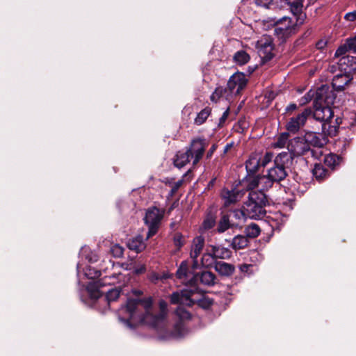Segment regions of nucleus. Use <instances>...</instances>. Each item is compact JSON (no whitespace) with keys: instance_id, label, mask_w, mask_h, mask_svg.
<instances>
[{"instance_id":"7","label":"nucleus","mask_w":356,"mask_h":356,"mask_svg":"<svg viewBox=\"0 0 356 356\" xmlns=\"http://www.w3.org/2000/svg\"><path fill=\"white\" fill-rule=\"evenodd\" d=\"M163 217V212L156 207L150 208L147 211L144 220L148 226L147 238L152 237L157 232Z\"/></svg>"},{"instance_id":"44","label":"nucleus","mask_w":356,"mask_h":356,"mask_svg":"<svg viewBox=\"0 0 356 356\" xmlns=\"http://www.w3.org/2000/svg\"><path fill=\"white\" fill-rule=\"evenodd\" d=\"M273 154L271 152H266L264 156L260 154V166H266L273 159Z\"/></svg>"},{"instance_id":"57","label":"nucleus","mask_w":356,"mask_h":356,"mask_svg":"<svg viewBox=\"0 0 356 356\" xmlns=\"http://www.w3.org/2000/svg\"><path fill=\"white\" fill-rule=\"evenodd\" d=\"M325 44H326L325 42L321 40V41L317 42L316 47L318 49H323L324 47L325 46Z\"/></svg>"},{"instance_id":"58","label":"nucleus","mask_w":356,"mask_h":356,"mask_svg":"<svg viewBox=\"0 0 356 356\" xmlns=\"http://www.w3.org/2000/svg\"><path fill=\"white\" fill-rule=\"evenodd\" d=\"M298 108L297 105L296 104H291L289 105L286 108V110L288 111L296 110Z\"/></svg>"},{"instance_id":"10","label":"nucleus","mask_w":356,"mask_h":356,"mask_svg":"<svg viewBox=\"0 0 356 356\" xmlns=\"http://www.w3.org/2000/svg\"><path fill=\"white\" fill-rule=\"evenodd\" d=\"M256 48L259 57L264 63L270 60L274 56L273 39L268 35H264L263 37L257 41Z\"/></svg>"},{"instance_id":"39","label":"nucleus","mask_w":356,"mask_h":356,"mask_svg":"<svg viewBox=\"0 0 356 356\" xmlns=\"http://www.w3.org/2000/svg\"><path fill=\"white\" fill-rule=\"evenodd\" d=\"M173 243L175 246L179 250L185 244L186 241L184 236L181 233H175L173 236Z\"/></svg>"},{"instance_id":"46","label":"nucleus","mask_w":356,"mask_h":356,"mask_svg":"<svg viewBox=\"0 0 356 356\" xmlns=\"http://www.w3.org/2000/svg\"><path fill=\"white\" fill-rule=\"evenodd\" d=\"M215 225V219L212 216H208L203 222L204 229H209L212 228Z\"/></svg>"},{"instance_id":"45","label":"nucleus","mask_w":356,"mask_h":356,"mask_svg":"<svg viewBox=\"0 0 356 356\" xmlns=\"http://www.w3.org/2000/svg\"><path fill=\"white\" fill-rule=\"evenodd\" d=\"M345 43L350 51L353 53L356 52V35L353 38H348Z\"/></svg>"},{"instance_id":"11","label":"nucleus","mask_w":356,"mask_h":356,"mask_svg":"<svg viewBox=\"0 0 356 356\" xmlns=\"http://www.w3.org/2000/svg\"><path fill=\"white\" fill-rule=\"evenodd\" d=\"M207 146L208 143L205 139L195 138L191 141L187 149L191 156L193 165H197L202 159Z\"/></svg>"},{"instance_id":"61","label":"nucleus","mask_w":356,"mask_h":356,"mask_svg":"<svg viewBox=\"0 0 356 356\" xmlns=\"http://www.w3.org/2000/svg\"><path fill=\"white\" fill-rule=\"evenodd\" d=\"M213 181H214V179L213 180H211L210 184H213Z\"/></svg>"},{"instance_id":"26","label":"nucleus","mask_w":356,"mask_h":356,"mask_svg":"<svg viewBox=\"0 0 356 356\" xmlns=\"http://www.w3.org/2000/svg\"><path fill=\"white\" fill-rule=\"evenodd\" d=\"M127 245L131 250H134L136 252H142L146 247L141 236H137L129 240Z\"/></svg>"},{"instance_id":"56","label":"nucleus","mask_w":356,"mask_h":356,"mask_svg":"<svg viewBox=\"0 0 356 356\" xmlns=\"http://www.w3.org/2000/svg\"><path fill=\"white\" fill-rule=\"evenodd\" d=\"M250 266L248 264H243L240 266L239 268L242 272H247Z\"/></svg>"},{"instance_id":"1","label":"nucleus","mask_w":356,"mask_h":356,"mask_svg":"<svg viewBox=\"0 0 356 356\" xmlns=\"http://www.w3.org/2000/svg\"><path fill=\"white\" fill-rule=\"evenodd\" d=\"M159 305L160 311L158 314H154L152 298L128 300L126 305L121 307L120 312L126 313L129 319L120 317V320L128 326H130L129 320H131L158 327L163 322L168 312V304L165 300H161Z\"/></svg>"},{"instance_id":"33","label":"nucleus","mask_w":356,"mask_h":356,"mask_svg":"<svg viewBox=\"0 0 356 356\" xmlns=\"http://www.w3.org/2000/svg\"><path fill=\"white\" fill-rule=\"evenodd\" d=\"M261 229L259 227L255 224L252 223L250 225L247 226L245 229V234L247 238H256L260 234Z\"/></svg>"},{"instance_id":"59","label":"nucleus","mask_w":356,"mask_h":356,"mask_svg":"<svg viewBox=\"0 0 356 356\" xmlns=\"http://www.w3.org/2000/svg\"><path fill=\"white\" fill-rule=\"evenodd\" d=\"M231 147H232V143L227 144L224 148V154H226Z\"/></svg>"},{"instance_id":"29","label":"nucleus","mask_w":356,"mask_h":356,"mask_svg":"<svg viewBox=\"0 0 356 356\" xmlns=\"http://www.w3.org/2000/svg\"><path fill=\"white\" fill-rule=\"evenodd\" d=\"M217 261L210 249L207 250V252L204 253L201 258V265L205 268H215Z\"/></svg>"},{"instance_id":"52","label":"nucleus","mask_w":356,"mask_h":356,"mask_svg":"<svg viewBox=\"0 0 356 356\" xmlns=\"http://www.w3.org/2000/svg\"><path fill=\"white\" fill-rule=\"evenodd\" d=\"M217 149V145L213 144L207 153V158L210 159Z\"/></svg>"},{"instance_id":"51","label":"nucleus","mask_w":356,"mask_h":356,"mask_svg":"<svg viewBox=\"0 0 356 356\" xmlns=\"http://www.w3.org/2000/svg\"><path fill=\"white\" fill-rule=\"evenodd\" d=\"M229 108H227L226 109V111L223 113V114L222 115V116L220 117V122H219V124L220 125H222V124L225 123V122L227 120V118H228V115H229Z\"/></svg>"},{"instance_id":"31","label":"nucleus","mask_w":356,"mask_h":356,"mask_svg":"<svg viewBox=\"0 0 356 356\" xmlns=\"http://www.w3.org/2000/svg\"><path fill=\"white\" fill-rule=\"evenodd\" d=\"M250 58V57L249 54L243 50L237 51L234 56V60L236 63L240 65L246 64L249 61Z\"/></svg>"},{"instance_id":"41","label":"nucleus","mask_w":356,"mask_h":356,"mask_svg":"<svg viewBox=\"0 0 356 356\" xmlns=\"http://www.w3.org/2000/svg\"><path fill=\"white\" fill-rule=\"evenodd\" d=\"M85 275L88 279H95L99 277L101 275V271L96 270L91 266H88L85 269Z\"/></svg>"},{"instance_id":"43","label":"nucleus","mask_w":356,"mask_h":356,"mask_svg":"<svg viewBox=\"0 0 356 356\" xmlns=\"http://www.w3.org/2000/svg\"><path fill=\"white\" fill-rule=\"evenodd\" d=\"M111 252L114 257L120 258L124 254V248L118 244H115L112 245Z\"/></svg>"},{"instance_id":"53","label":"nucleus","mask_w":356,"mask_h":356,"mask_svg":"<svg viewBox=\"0 0 356 356\" xmlns=\"http://www.w3.org/2000/svg\"><path fill=\"white\" fill-rule=\"evenodd\" d=\"M145 266L144 265H140V266L136 267L134 271L136 274L138 275L145 273Z\"/></svg>"},{"instance_id":"2","label":"nucleus","mask_w":356,"mask_h":356,"mask_svg":"<svg viewBox=\"0 0 356 356\" xmlns=\"http://www.w3.org/2000/svg\"><path fill=\"white\" fill-rule=\"evenodd\" d=\"M335 98L334 92L328 86H323L318 88L314 100V110H312V113L314 119L323 122V133L330 136H336L341 123L340 118H337L334 122H332L334 112L330 105L334 104Z\"/></svg>"},{"instance_id":"24","label":"nucleus","mask_w":356,"mask_h":356,"mask_svg":"<svg viewBox=\"0 0 356 356\" xmlns=\"http://www.w3.org/2000/svg\"><path fill=\"white\" fill-rule=\"evenodd\" d=\"M214 269L219 275L225 277H229L234 273L235 266L233 264L224 261H217Z\"/></svg>"},{"instance_id":"4","label":"nucleus","mask_w":356,"mask_h":356,"mask_svg":"<svg viewBox=\"0 0 356 356\" xmlns=\"http://www.w3.org/2000/svg\"><path fill=\"white\" fill-rule=\"evenodd\" d=\"M266 195L261 191H251L243 208L248 218L261 219L266 214L265 207L268 204Z\"/></svg>"},{"instance_id":"27","label":"nucleus","mask_w":356,"mask_h":356,"mask_svg":"<svg viewBox=\"0 0 356 356\" xmlns=\"http://www.w3.org/2000/svg\"><path fill=\"white\" fill-rule=\"evenodd\" d=\"M237 224V222H234L232 219L230 220L228 215H223L218 222L217 229L219 233H223L229 228L236 226Z\"/></svg>"},{"instance_id":"16","label":"nucleus","mask_w":356,"mask_h":356,"mask_svg":"<svg viewBox=\"0 0 356 356\" xmlns=\"http://www.w3.org/2000/svg\"><path fill=\"white\" fill-rule=\"evenodd\" d=\"M291 151L294 156L305 155L310 153L312 156L318 158V156L315 155L314 151L311 149L309 144L304 140V137L295 139Z\"/></svg>"},{"instance_id":"54","label":"nucleus","mask_w":356,"mask_h":356,"mask_svg":"<svg viewBox=\"0 0 356 356\" xmlns=\"http://www.w3.org/2000/svg\"><path fill=\"white\" fill-rule=\"evenodd\" d=\"M311 99L312 98H311V96L309 95V94H307L303 97H302L301 104H306V103L309 102V101H311Z\"/></svg>"},{"instance_id":"50","label":"nucleus","mask_w":356,"mask_h":356,"mask_svg":"<svg viewBox=\"0 0 356 356\" xmlns=\"http://www.w3.org/2000/svg\"><path fill=\"white\" fill-rule=\"evenodd\" d=\"M344 19L349 22L355 21L356 19V10L346 13L344 16Z\"/></svg>"},{"instance_id":"20","label":"nucleus","mask_w":356,"mask_h":356,"mask_svg":"<svg viewBox=\"0 0 356 356\" xmlns=\"http://www.w3.org/2000/svg\"><path fill=\"white\" fill-rule=\"evenodd\" d=\"M241 197V191L236 189L228 190L224 188L221 192V197L224 201V205L225 207H228L236 202Z\"/></svg>"},{"instance_id":"6","label":"nucleus","mask_w":356,"mask_h":356,"mask_svg":"<svg viewBox=\"0 0 356 356\" xmlns=\"http://www.w3.org/2000/svg\"><path fill=\"white\" fill-rule=\"evenodd\" d=\"M291 154L286 152L280 153L274 159L273 166L268 172V175L275 182H280L287 176L286 168L292 161Z\"/></svg>"},{"instance_id":"21","label":"nucleus","mask_w":356,"mask_h":356,"mask_svg":"<svg viewBox=\"0 0 356 356\" xmlns=\"http://www.w3.org/2000/svg\"><path fill=\"white\" fill-rule=\"evenodd\" d=\"M176 275L178 279L193 286L194 279L192 278V276L195 275V274L188 270L186 261H182L181 263L180 266L177 270Z\"/></svg>"},{"instance_id":"25","label":"nucleus","mask_w":356,"mask_h":356,"mask_svg":"<svg viewBox=\"0 0 356 356\" xmlns=\"http://www.w3.org/2000/svg\"><path fill=\"white\" fill-rule=\"evenodd\" d=\"M191 156L188 149L186 151H179L174 159V165L178 168H181L190 162Z\"/></svg>"},{"instance_id":"35","label":"nucleus","mask_w":356,"mask_h":356,"mask_svg":"<svg viewBox=\"0 0 356 356\" xmlns=\"http://www.w3.org/2000/svg\"><path fill=\"white\" fill-rule=\"evenodd\" d=\"M246 179L247 188L248 190H253L256 188L259 191V177L260 176H253V175H248Z\"/></svg>"},{"instance_id":"38","label":"nucleus","mask_w":356,"mask_h":356,"mask_svg":"<svg viewBox=\"0 0 356 356\" xmlns=\"http://www.w3.org/2000/svg\"><path fill=\"white\" fill-rule=\"evenodd\" d=\"M339 160V156L332 154H327L324 158L325 165L330 168H334L337 164H338Z\"/></svg>"},{"instance_id":"23","label":"nucleus","mask_w":356,"mask_h":356,"mask_svg":"<svg viewBox=\"0 0 356 356\" xmlns=\"http://www.w3.org/2000/svg\"><path fill=\"white\" fill-rule=\"evenodd\" d=\"M260 167V154L253 153L245 162L248 175L256 173Z\"/></svg>"},{"instance_id":"9","label":"nucleus","mask_w":356,"mask_h":356,"mask_svg":"<svg viewBox=\"0 0 356 356\" xmlns=\"http://www.w3.org/2000/svg\"><path fill=\"white\" fill-rule=\"evenodd\" d=\"M247 79L244 73L236 72L234 74L227 82V94L225 97L226 100H230L233 95L240 93L247 84Z\"/></svg>"},{"instance_id":"12","label":"nucleus","mask_w":356,"mask_h":356,"mask_svg":"<svg viewBox=\"0 0 356 356\" xmlns=\"http://www.w3.org/2000/svg\"><path fill=\"white\" fill-rule=\"evenodd\" d=\"M312 109L306 108L302 113L289 119L286 126V129L291 133H297L305 124L307 120L312 115Z\"/></svg>"},{"instance_id":"3","label":"nucleus","mask_w":356,"mask_h":356,"mask_svg":"<svg viewBox=\"0 0 356 356\" xmlns=\"http://www.w3.org/2000/svg\"><path fill=\"white\" fill-rule=\"evenodd\" d=\"M115 276L105 277L97 281L90 282L87 286V291L92 299H98L106 293L104 300L108 307L112 302L115 301L120 296V291L118 288H111L107 291L102 290V288L107 284H111V280Z\"/></svg>"},{"instance_id":"14","label":"nucleus","mask_w":356,"mask_h":356,"mask_svg":"<svg viewBox=\"0 0 356 356\" xmlns=\"http://www.w3.org/2000/svg\"><path fill=\"white\" fill-rule=\"evenodd\" d=\"M327 134H323L309 131L307 132L304 137V140L309 144L311 147L321 148L328 142L327 138L326 136Z\"/></svg>"},{"instance_id":"37","label":"nucleus","mask_w":356,"mask_h":356,"mask_svg":"<svg viewBox=\"0 0 356 356\" xmlns=\"http://www.w3.org/2000/svg\"><path fill=\"white\" fill-rule=\"evenodd\" d=\"M274 32L281 42L284 41L286 38L293 33L290 31L286 32V29L285 28H277L276 26L274 27Z\"/></svg>"},{"instance_id":"28","label":"nucleus","mask_w":356,"mask_h":356,"mask_svg":"<svg viewBox=\"0 0 356 356\" xmlns=\"http://www.w3.org/2000/svg\"><path fill=\"white\" fill-rule=\"evenodd\" d=\"M313 176L318 181L324 180L329 176L328 170L321 163H316L312 170Z\"/></svg>"},{"instance_id":"8","label":"nucleus","mask_w":356,"mask_h":356,"mask_svg":"<svg viewBox=\"0 0 356 356\" xmlns=\"http://www.w3.org/2000/svg\"><path fill=\"white\" fill-rule=\"evenodd\" d=\"M276 26L277 28H285L287 31L293 33L295 30V24H293L291 18L283 17L279 19H273L269 21H260L256 22L255 29L259 31H267L271 28Z\"/></svg>"},{"instance_id":"19","label":"nucleus","mask_w":356,"mask_h":356,"mask_svg":"<svg viewBox=\"0 0 356 356\" xmlns=\"http://www.w3.org/2000/svg\"><path fill=\"white\" fill-rule=\"evenodd\" d=\"M209 248L216 261L218 259H229L232 256V252L230 249L222 245H211Z\"/></svg>"},{"instance_id":"34","label":"nucleus","mask_w":356,"mask_h":356,"mask_svg":"<svg viewBox=\"0 0 356 356\" xmlns=\"http://www.w3.org/2000/svg\"><path fill=\"white\" fill-rule=\"evenodd\" d=\"M211 112V108L209 107H206L202 109L200 113H197V115L195 119V123L197 125L202 124L210 115Z\"/></svg>"},{"instance_id":"18","label":"nucleus","mask_w":356,"mask_h":356,"mask_svg":"<svg viewBox=\"0 0 356 356\" xmlns=\"http://www.w3.org/2000/svg\"><path fill=\"white\" fill-rule=\"evenodd\" d=\"M339 67L344 73L356 74V57L353 56H342L339 61Z\"/></svg>"},{"instance_id":"60","label":"nucleus","mask_w":356,"mask_h":356,"mask_svg":"<svg viewBox=\"0 0 356 356\" xmlns=\"http://www.w3.org/2000/svg\"><path fill=\"white\" fill-rule=\"evenodd\" d=\"M317 0H309V4H314Z\"/></svg>"},{"instance_id":"30","label":"nucleus","mask_w":356,"mask_h":356,"mask_svg":"<svg viewBox=\"0 0 356 356\" xmlns=\"http://www.w3.org/2000/svg\"><path fill=\"white\" fill-rule=\"evenodd\" d=\"M248 239L246 236L237 235L232 241L231 246L234 250L243 249L248 245Z\"/></svg>"},{"instance_id":"47","label":"nucleus","mask_w":356,"mask_h":356,"mask_svg":"<svg viewBox=\"0 0 356 356\" xmlns=\"http://www.w3.org/2000/svg\"><path fill=\"white\" fill-rule=\"evenodd\" d=\"M350 51L348 47H346V44L344 43L343 45H341L336 51L334 56L336 57L339 56H345L344 55L346 52Z\"/></svg>"},{"instance_id":"49","label":"nucleus","mask_w":356,"mask_h":356,"mask_svg":"<svg viewBox=\"0 0 356 356\" xmlns=\"http://www.w3.org/2000/svg\"><path fill=\"white\" fill-rule=\"evenodd\" d=\"M182 183H183V181L182 180H179L178 181H177L176 183H175L172 186V188L169 193V195L170 197L173 196L176 193L177 191H178V189L181 187V186L182 185Z\"/></svg>"},{"instance_id":"17","label":"nucleus","mask_w":356,"mask_h":356,"mask_svg":"<svg viewBox=\"0 0 356 356\" xmlns=\"http://www.w3.org/2000/svg\"><path fill=\"white\" fill-rule=\"evenodd\" d=\"M289 5L291 13L296 17V24L302 25L306 19V14L302 13L303 0H293L289 2Z\"/></svg>"},{"instance_id":"55","label":"nucleus","mask_w":356,"mask_h":356,"mask_svg":"<svg viewBox=\"0 0 356 356\" xmlns=\"http://www.w3.org/2000/svg\"><path fill=\"white\" fill-rule=\"evenodd\" d=\"M181 325L180 323H178L177 325H176V329L178 328V332L177 333H175V334H172V337H180L181 335H182V332L181 331Z\"/></svg>"},{"instance_id":"22","label":"nucleus","mask_w":356,"mask_h":356,"mask_svg":"<svg viewBox=\"0 0 356 356\" xmlns=\"http://www.w3.org/2000/svg\"><path fill=\"white\" fill-rule=\"evenodd\" d=\"M352 79L353 77L350 74H348L346 73L337 74L334 76L332 85L335 90L341 91Z\"/></svg>"},{"instance_id":"48","label":"nucleus","mask_w":356,"mask_h":356,"mask_svg":"<svg viewBox=\"0 0 356 356\" xmlns=\"http://www.w3.org/2000/svg\"><path fill=\"white\" fill-rule=\"evenodd\" d=\"M255 3L259 6L269 8L273 3V0H255Z\"/></svg>"},{"instance_id":"40","label":"nucleus","mask_w":356,"mask_h":356,"mask_svg":"<svg viewBox=\"0 0 356 356\" xmlns=\"http://www.w3.org/2000/svg\"><path fill=\"white\" fill-rule=\"evenodd\" d=\"M228 216H229V218H232V220L234 218L239 221L243 220L245 218H248L244 209L243 210L235 209L231 212L230 215Z\"/></svg>"},{"instance_id":"13","label":"nucleus","mask_w":356,"mask_h":356,"mask_svg":"<svg viewBox=\"0 0 356 356\" xmlns=\"http://www.w3.org/2000/svg\"><path fill=\"white\" fill-rule=\"evenodd\" d=\"M204 243V238L202 236H196L193 240L191 247L190 257L193 260L192 266L194 269L198 268L200 266L197 258L203 250Z\"/></svg>"},{"instance_id":"42","label":"nucleus","mask_w":356,"mask_h":356,"mask_svg":"<svg viewBox=\"0 0 356 356\" xmlns=\"http://www.w3.org/2000/svg\"><path fill=\"white\" fill-rule=\"evenodd\" d=\"M289 136V134L286 132L280 134L275 143V146L280 148L284 147L288 142Z\"/></svg>"},{"instance_id":"15","label":"nucleus","mask_w":356,"mask_h":356,"mask_svg":"<svg viewBox=\"0 0 356 356\" xmlns=\"http://www.w3.org/2000/svg\"><path fill=\"white\" fill-rule=\"evenodd\" d=\"M193 280V285H196L198 282L207 286H214L216 283V276L214 273L208 270H203L195 273L192 276Z\"/></svg>"},{"instance_id":"36","label":"nucleus","mask_w":356,"mask_h":356,"mask_svg":"<svg viewBox=\"0 0 356 356\" xmlns=\"http://www.w3.org/2000/svg\"><path fill=\"white\" fill-rule=\"evenodd\" d=\"M227 94V90L226 88L218 87L211 95L210 99L212 102H217L220 98L224 97L225 99Z\"/></svg>"},{"instance_id":"32","label":"nucleus","mask_w":356,"mask_h":356,"mask_svg":"<svg viewBox=\"0 0 356 356\" xmlns=\"http://www.w3.org/2000/svg\"><path fill=\"white\" fill-rule=\"evenodd\" d=\"M274 182L268 175L266 176H260L259 191L264 193L265 191H268L273 186Z\"/></svg>"},{"instance_id":"5","label":"nucleus","mask_w":356,"mask_h":356,"mask_svg":"<svg viewBox=\"0 0 356 356\" xmlns=\"http://www.w3.org/2000/svg\"><path fill=\"white\" fill-rule=\"evenodd\" d=\"M194 291L191 289H184L180 291H175L170 296V302L172 304H178L175 310V315L181 321L191 318V314L183 307V306H192L196 301L193 298Z\"/></svg>"}]
</instances>
